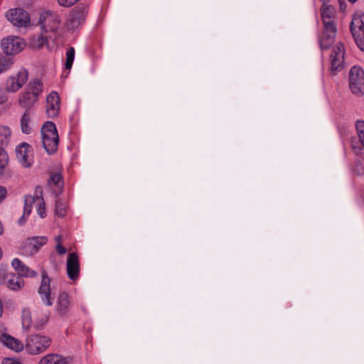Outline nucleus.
<instances>
[{
  "mask_svg": "<svg viewBox=\"0 0 364 364\" xmlns=\"http://www.w3.org/2000/svg\"><path fill=\"white\" fill-rule=\"evenodd\" d=\"M35 201V196H26L24 199V208H23V214L21 218L18 220V224L22 225L26 222V218H27L30 213H31L33 203Z\"/></svg>",
  "mask_w": 364,
  "mask_h": 364,
  "instance_id": "27",
  "label": "nucleus"
},
{
  "mask_svg": "<svg viewBox=\"0 0 364 364\" xmlns=\"http://www.w3.org/2000/svg\"><path fill=\"white\" fill-rule=\"evenodd\" d=\"M11 130L7 127H0V176L3 175L4 169L9 162V156L4 146H6L9 141Z\"/></svg>",
  "mask_w": 364,
  "mask_h": 364,
  "instance_id": "10",
  "label": "nucleus"
},
{
  "mask_svg": "<svg viewBox=\"0 0 364 364\" xmlns=\"http://www.w3.org/2000/svg\"><path fill=\"white\" fill-rule=\"evenodd\" d=\"M42 143L48 154H54L59 143V136L55 124L52 122H46L41 128Z\"/></svg>",
  "mask_w": 364,
  "mask_h": 364,
  "instance_id": "2",
  "label": "nucleus"
},
{
  "mask_svg": "<svg viewBox=\"0 0 364 364\" xmlns=\"http://www.w3.org/2000/svg\"><path fill=\"white\" fill-rule=\"evenodd\" d=\"M348 86L353 95L357 97L363 96L364 70L361 67L354 65L350 68L348 76Z\"/></svg>",
  "mask_w": 364,
  "mask_h": 364,
  "instance_id": "4",
  "label": "nucleus"
},
{
  "mask_svg": "<svg viewBox=\"0 0 364 364\" xmlns=\"http://www.w3.org/2000/svg\"><path fill=\"white\" fill-rule=\"evenodd\" d=\"M66 269L68 277L71 280H76L80 274V261L77 253L72 252L68 256Z\"/></svg>",
  "mask_w": 364,
  "mask_h": 364,
  "instance_id": "15",
  "label": "nucleus"
},
{
  "mask_svg": "<svg viewBox=\"0 0 364 364\" xmlns=\"http://www.w3.org/2000/svg\"><path fill=\"white\" fill-rule=\"evenodd\" d=\"M344 55V45L339 42L335 46L331 54V72L333 75L343 69Z\"/></svg>",
  "mask_w": 364,
  "mask_h": 364,
  "instance_id": "8",
  "label": "nucleus"
},
{
  "mask_svg": "<svg viewBox=\"0 0 364 364\" xmlns=\"http://www.w3.org/2000/svg\"><path fill=\"white\" fill-rule=\"evenodd\" d=\"M50 279L45 269L41 271V282L38 289V293L44 305L51 306L54 298L51 296Z\"/></svg>",
  "mask_w": 364,
  "mask_h": 364,
  "instance_id": "6",
  "label": "nucleus"
},
{
  "mask_svg": "<svg viewBox=\"0 0 364 364\" xmlns=\"http://www.w3.org/2000/svg\"><path fill=\"white\" fill-rule=\"evenodd\" d=\"M28 73L22 69L14 76L9 77L6 82V90L9 92L18 91L28 80Z\"/></svg>",
  "mask_w": 364,
  "mask_h": 364,
  "instance_id": "13",
  "label": "nucleus"
},
{
  "mask_svg": "<svg viewBox=\"0 0 364 364\" xmlns=\"http://www.w3.org/2000/svg\"><path fill=\"white\" fill-rule=\"evenodd\" d=\"M48 183L57 193H60L63 188V179L62 175L58 172L51 173L48 181Z\"/></svg>",
  "mask_w": 364,
  "mask_h": 364,
  "instance_id": "25",
  "label": "nucleus"
},
{
  "mask_svg": "<svg viewBox=\"0 0 364 364\" xmlns=\"http://www.w3.org/2000/svg\"><path fill=\"white\" fill-rule=\"evenodd\" d=\"M11 265L20 277H36L38 274L36 271L30 269L18 258L12 260Z\"/></svg>",
  "mask_w": 364,
  "mask_h": 364,
  "instance_id": "23",
  "label": "nucleus"
},
{
  "mask_svg": "<svg viewBox=\"0 0 364 364\" xmlns=\"http://www.w3.org/2000/svg\"><path fill=\"white\" fill-rule=\"evenodd\" d=\"M25 43L20 37H8L1 41V48L7 55H12L21 52Z\"/></svg>",
  "mask_w": 364,
  "mask_h": 364,
  "instance_id": "11",
  "label": "nucleus"
},
{
  "mask_svg": "<svg viewBox=\"0 0 364 364\" xmlns=\"http://www.w3.org/2000/svg\"><path fill=\"white\" fill-rule=\"evenodd\" d=\"M71 307V301L68 294L62 291L59 294L55 305V311L60 316H65L68 314Z\"/></svg>",
  "mask_w": 364,
  "mask_h": 364,
  "instance_id": "21",
  "label": "nucleus"
},
{
  "mask_svg": "<svg viewBox=\"0 0 364 364\" xmlns=\"http://www.w3.org/2000/svg\"><path fill=\"white\" fill-rule=\"evenodd\" d=\"M6 189L2 186H0V203L6 197Z\"/></svg>",
  "mask_w": 364,
  "mask_h": 364,
  "instance_id": "36",
  "label": "nucleus"
},
{
  "mask_svg": "<svg viewBox=\"0 0 364 364\" xmlns=\"http://www.w3.org/2000/svg\"><path fill=\"white\" fill-rule=\"evenodd\" d=\"M361 161H358L355 162V170L358 171V173H361Z\"/></svg>",
  "mask_w": 364,
  "mask_h": 364,
  "instance_id": "37",
  "label": "nucleus"
},
{
  "mask_svg": "<svg viewBox=\"0 0 364 364\" xmlns=\"http://www.w3.org/2000/svg\"><path fill=\"white\" fill-rule=\"evenodd\" d=\"M60 100L56 92H51L46 100V112L49 117L58 116L60 110Z\"/></svg>",
  "mask_w": 364,
  "mask_h": 364,
  "instance_id": "20",
  "label": "nucleus"
},
{
  "mask_svg": "<svg viewBox=\"0 0 364 364\" xmlns=\"http://www.w3.org/2000/svg\"><path fill=\"white\" fill-rule=\"evenodd\" d=\"M0 341L6 347L16 352L21 351L23 349V344L19 340L6 333L0 334Z\"/></svg>",
  "mask_w": 364,
  "mask_h": 364,
  "instance_id": "24",
  "label": "nucleus"
},
{
  "mask_svg": "<svg viewBox=\"0 0 364 364\" xmlns=\"http://www.w3.org/2000/svg\"><path fill=\"white\" fill-rule=\"evenodd\" d=\"M357 136H353L350 140V146L356 155H362L364 147V121L358 120L355 123Z\"/></svg>",
  "mask_w": 364,
  "mask_h": 364,
  "instance_id": "14",
  "label": "nucleus"
},
{
  "mask_svg": "<svg viewBox=\"0 0 364 364\" xmlns=\"http://www.w3.org/2000/svg\"><path fill=\"white\" fill-rule=\"evenodd\" d=\"M7 101V97L6 95H2L0 97V104H3Z\"/></svg>",
  "mask_w": 364,
  "mask_h": 364,
  "instance_id": "39",
  "label": "nucleus"
},
{
  "mask_svg": "<svg viewBox=\"0 0 364 364\" xmlns=\"http://www.w3.org/2000/svg\"><path fill=\"white\" fill-rule=\"evenodd\" d=\"M13 64L11 57L1 55L0 56V73L7 70Z\"/></svg>",
  "mask_w": 364,
  "mask_h": 364,
  "instance_id": "30",
  "label": "nucleus"
},
{
  "mask_svg": "<svg viewBox=\"0 0 364 364\" xmlns=\"http://www.w3.org/2000/svg\"><path fill=\"white\" fill-rule=\"evenodd\" d=\"M50 345V339L39 334L31 335L26 339L25 348L31 355H37L44 352Z\"/></svg>",
  "mask_w": 364,
  "mask_h": 364,
  "instance_id": "5",
  "label": "nucleus"
},
{
  "mask_svg": "<svg viewBox=\"0 0 364 364\" xmlns=\"http://www.w3.org/2000/svg\"><path fill=\"white\" fill-rule=\"evenodd\" d=\"M66 213V208L63 203L60 200H57L55 202V214L63 218L65 215Z\"/></svg>",
  "mask_w": 364,
  "mask_h": 364,
  "instance_id": "34",
  "label": "nucleus"
},
{
  "mask_svg": "<svg viewBox=\"0 0 364 364\" xmlns=\"http://www.w3.org/2000/svg\"><path fill=\"white\" fill-rule=\"evenodd\" d=\"M31 146L27 143H22L16 149V154L18 161L24 167H29L32 164V159L28 155Z\"/></svg>",
  "mask_w": 364,
  "mask_h": 364,
  "instance_id": "22",
  "label": "nucleus"
},
{
  "mask_svg": "<svg viewBox=\"0 0 364 364\" xmlns=\"http://www.w3.org/2000/svg\"><path fill=\"white\" fill-rule=\"evenodd\" d=\"M39 364H68L67 358L56 353H50L43 356Z\"/></svg>",
  "mask_w": 364,
  "mask_h": 364,
  "instance_id": "26",
  "label": "nucleus"
},
{
  "mask_svg": "<svg viewBox=\"0 0 364 364\" xmlns=\"http://www.w3.org/2000/svg\"><path fill=\"white\" fill-rule=\"evenodd\" d=\"M42 29L45 32L56 31L58 28L60 21L58 15L50 12H46L45 14L41 17L40 21Z\"/></svg>",
  "mask_w": 364,
  "mask_h": 364,
  "instance_id": "16",
  "label": "nucleus"
},
{
  "mask_svg": "<svg viewBox=\"0 0 364 364\" xmlns=\"http://www.w3.org/2000/svg\"><path fill=\"white\" fill-rule=\"evenodd\" d=\"M47 321H48V318H46V320H44V321H43L42 323H36V326H37V327H38V328H41V327L44 325V323H45L46 322H47Z\"/></svg>",
  "mask_w": 364,
  "mask_h": 364,
  "instance_id": "40",
  "label": "nucleus"
},
{
  "mask_svg": "<svg viewBox=\"0 0 364 364\" xmlns=\"http://www.w3.org/2000/svg\"><path fill=\"white\" fill-rule=\"evenodd\" d=\"M75 58V49L73 47H70L66 51V61L65 67L67 70H70L73 63Z\"/></svg>",
  "mask_w": 364,
  "mask_h": 364,
  "instance_id": "31",
  "label": "nucleus"
},
{
  "mask_svg": "<svg viewBox=\"0 0 364 364\" xmlns=\"http://www.w3.org/2000/svg\"><path fill=\"white\" fill-rule=\"evenodd\" d=\"M348 1L351 2V3H354L357 0H348Z\"/></svg>",
  "mask_w": 364,
  "mask_h": 364,
  "instance_id": "42",
  "label": "nucleus"
},
{
  "mask_svg": "<svg viewBox=\"0 0 364 364\" xmlns=\"http://www.w3.org/2000/svg\"><path fill=\"white\" fill-rule=\"evenodd\" d=\"M324 31L319 39L321 50H328L333 43L336 36V26H323Z\"/></svg>",
  "mask_w": 364,
  "mask_h": 364,
  "instance_id": "19",
  "label": "nucleus"
},
{
  "mask_svg": "<svg viewBox=\"0 0 364 364\" xmlns=\"http://www.w3.org/2000/svg\"><path fill=\"white\" fill-rule=\"evenodd\" d=\"M32 323V318L31 311L28 309H23L22 310V326L25 329H28Z\"/></svg>",
  "mask_w": 364,
  "mask_h": 364,
  "instance_id": "29",
  "label": "nucleus"
},
{
  "mask_svg": "<svg viewBox=\"0 0 364 364\" xmlns=\"http://www.w3.org/2000/svg\"><path fill=\"white\" fill-rule=\"evenodd\" d=\"M55 240H57L58 243L60 242L61 236L58 235V237H56Z\"/></svg>",
  "mask_w": 364,
  "mask_h": 364,
  "instance_id": "41",
  "label": "nucleus"
},
{
  "mask_svg": "<svg viewBox=\"0 0 364 364\" xmlns=\"http://www.w3.org/2000/svg\"><path fill=\"white\" fill-rule=\"evenodd\" d=\"M30 113L28 111H25L21 119V129L23 133L28 134L31 132V127L29 125Z\"/></svg>",
  "mask_w": 364,
  "mask_h": 364,
  "instance_id": "28",
  "label": "nucleus"
},
{
  "mask_svg": "<svg viewBox=\"0 0 364 364\" xmlns=\"http://www.w3.org/2000/svg\"><path fill=\"white\" fill-rule=\"evenodd\" d=\"M55 250L59 255H64L66 253V249L61 245L60 242L58 243Z\"/></svg>",
  "mask_w": 364,
  "mask_h": 364,
  "instance_id": "35",
  "label": "nucleus"
},
{
  "mask_svg": "<svg viewBox=\"0 0 364 364\" xmlns=\"http://www.w3.org/2000/svg\"><path fill=\"white\" fill-rule=\"evenodd\" d=\"M5 16L8 21L18 27L27 26L30 23L28 13L21 8L9 9Z\"/></svg>",
  "mask_w": 364,
  "mask_h": 364,
  "instance_id": "9",
  "label": "nucleus"
},
{
  "mask_svg": "<svg viewBox=\"0 0 364 364\" xmlns=\"http://www.w3.org/2000/svg\"><path fill=\"white\" fill-rule=\"evenodd\" d=\"M364 12L356 11L350 24V33L360 50H364Z\"/></svg>",
  "mask_w": 364,
  "mask_h": 364,
  "instance_id": "3",
  "label": "nucleus"
},
{
  "mask_svg": "<svg viewBox=\"0 0 364 364\" xmlns=\"http://www.w3.org/2000/svg\"><path fill=\"white\" fill-rule=\"evenodd\" d=\"M47 43V38L43 35H39L33 37L32 40V46L36 48H41L44 44Z\"/></svg>",
  "mask_w": 364,
  "mask_h": 364,
  "instance_id": "33",
  "label": "nucleus"
},
{
  "mask_svg": "<svg viewBox=\"0 0 364 364\" xmlns=\"http://www.w3.org/2000/svg\"><path fill=\"white\" fill-rule=\"evenodd\" d=\"M4 284L12 290H18L24 286V281L14 273L0 272V284Z\"/></svg>",
  "mask_w": 364,
  "mask_h": 364,
  "instance_id": "17",
  "label": "nucleus"
},
{
  "mask_svg": "<svg viewBox=\"0 0 364 364\" xmlns=\"http://www.w3.org/2000/svg\"><path fill=\"white\" fill-rule=\"evenodd\" d=\"M321 19L323 26H336L334 22L336 13L333 6L328 5L329 0H321Z\"/></svg>",
  "mask_w": 364,
  "mask_h": 364,
  "instance_id": "18",
  "label": "nucleus"
},
{
  "mask_svg": "<svg viewBox=\"0 0 364 364\" xmlns=\"http://www.w3.org/2000/svg\"><path fill=\"white\" fill-rule=\"evenodd\" d=\"M4 364H21L19 363L18 362H16V361H14L13 360H11V359H7Z\"/></svg>",
  "mask_w": 364,
  "mask_h": 364,
  "instance_id": "38",
  "label": "nucleus"
},
{
  "mask_svg": "<svg viewBox=\"0 0 364 364\" xmlns=\"http://www.w3.org/2000/svg\"><path fill=\"white\" fill-rule=\"evenodd\" d=\"M43 85L38 79L31 80L26 90L20 93L18 96L19 105L26 109V111H30L31 108L38 101L39 95L43 92Z\"/></svg>",
  "mask_w": 364,
  "mask_h": 364,
  "instance_id": "1",
  "label": "nucleus"
},
{
  "mask_svg": "<svg viewBox=\"0 0 364 364\" xmlns=\"http://www.w3.org/2000/svg\"><path fill=\"white\" fill-rule=\"evenodd\" d=\"M87 8L85 4H79L70 13L66 21L69 29H75L81 26L85 20Z\"/></svg>",
  "mask_w": 364,
  "mask_h": 364,
  "instance_id": "7",
  "label": "nucleus"
},
{
  "mask_svg": "<svg viewBox=\"0 0 364 364\" xmlns=\"http://www.w3.org/2000/svg\"><path fill=\"white\" fill-rule=\"evenodd\" d=\"M47 241V237L43 236L28 238L22 245V252L27 256L33 255L46 244Z\"/></svg>",
  "mask_w": 364,
  "mask_h": 364,
  "instance_id": "12",
  "label": "nucleus"
},
{
  "mask_svg": "<svg viewBox=\"0 0 364 364\" xmlns=\"http://www.w3.org/2000/svg\"><path fill=\"white\" fill-rule=\"evenodd\" d=\"M33 204H36L38 206V213L41 218H43L46 217L45 203L43 198L36 196L35 197V201Z\"/></svg>",
  "mask_w": 364,
  "mask_h": 364,
  "instance_id": "32",
  "label": "nucleus"
}]
</instances>
